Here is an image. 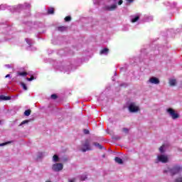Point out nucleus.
I'll use <instances>...</instances> for the list:
<instances>
[{
	"label": "nucleus",
	"instance_id": "1",
	"mask_svg": "<svg viewBox=\"0 0 182 182\" xmlns=\"http://www.w3.org/2000/svg\"><path fill=\"white\" fill-rule=\"evenodd\" d=\"M169 174L171 176H176V174H180L182 173V166L181 165H174L172 168L166 166L164 169V174Z\"/></svg>",
	"mask_w": 182,
	"mask_h": 182
},
{
	"label": "nucleus",
	"instance_id": "2",
	"mask_svg": "<svg viewBox=\"0 0 182 182\" xmlns=\"http://www.w3.org/2000/svg\"><path fill=\"white\" fill-rule=\"evenodd\" d=\"M128 109L130 113H138L140 112V107L136 102H129Z\"/></svg>",
	"mask_w": 182,
	"mask_h": 182
},
{
	"label": "nucleus",
	"instance_id": "3",
	"mask_svg": "<svg viewBox=\"0 0 182 182\" xmlns=\"http://www.w3.org/2000/svg\"><path fill=\"white\" fill-rule=\"evenodd\" d=\"M166 113L173 120H177V119L180 118V114L173 108H167Z\"/></svg>",
	"mask_w": 182,
	"mask_h": 182
},
{
	"label": "nucleus",
	"instance_id": "4",
	"mask_svg": "<svg viewBox=\"0 0 182 182\" xmlns=\"http://www.w3.org/2000/svg\"><path fill=\"white\" fill-rule=\"evenodd\" d=\"M81 151L83 153H86V151H90L92 150V146H90V141L89 139H86L81 146L80 148Z\"/></svg>",
	"mask_w": 182,
	"mask_h": 182
},
{
	"label": "nucleus",
	"instance_id": "5",
	"mask_svg": "<svg viewBox=\"0 0 182 182\" xmlns=\"http://www.w3.org/2000/svg\"><path fill=\"white\" fill-rule=\"evenodd\" d=\"M156 163H168V155L159 154L156 156Z\"/></svg>",
	"mask_w": 182,
	"mask_h": 182
},
{
	"label": "nucleus",
	"instance_id": "6",
	"mask_svg": "<svg viewBox=\"0 0 182 182\" xmlns=\"http://www.w3.org/2000/svg\"><path fill=\"white\" fill-rule=\"evenodd\" d=\"M146 83L147 85H160V80L157 77H151Z\"/></svg>",
	"mask_w": 182,
	"mask_h": 182
},
{
	"label": "nucleus",
	"instance_id": "7",
	"mask_svg": "<svg viewBox=\"0 0 182 182\" xmlns=\"http://www.w3.org/2000/svg\"><path fill=\"white\" fill-rule=\"evenodd\" d=\"M52 170L53 171H55V172L61 171V170H63V164L60 163L54 164L52 166Z\"/></svg>",
	"mask_w": 182,
	"mask_h": 182
},
{
	"label": "nucleus",
	"instance_id": "8",
	"mask_svg": "<svg viewBox=\"0 0 182 182\" xmlns=\"http://www.w3.org/2000/svg\"><path fill=\"white\" fill-rule=\"evenodd\" d=\"M30 7H31L30 4L25 3L24 6L22 4H18L17 6H13V9H14V11H21V9H23L24 8H30Z\"/></svg>",
	"mask_w": 182,
	"mask_h": 182
},
{
	"label": "nucleus",
	"instance_id": "9",
	"mask_svg": "<svg viewBox=\"0 0 182 182\" xmlns=\"http://www.w3.org/2000/svg\"><path fill=\"white\" fill-rule=\"evenodd\" d=\"M140 19V14H136L130 16L132 23H136Z\"/></svg>",
	"mask_w": 182,
	"mask_h": 182
},
{
	"label": "nucleus",
	"instance_id": "10",
	"mask_svg": "<svg viewBox=\"0 0 182 182\" xmlns=\"http://www.w3.org/2000/svg\"><path fill=\"white\" fill-rule=\"evenodd\" d=\"M105 11H116V9H117V6L114 4L110 5V6H106L105 7Z\"/></svg>",
	"mask_w": 182,
	"mask_h": 182
},
{
	"label": "nucleus",
	"instance_id": "11",
	"mask_svg": "<svg viewBox=\"0 0 182 182\" xmlns=\"http://www.w3.org/2000/svg\"><path fill=\"white\" fill-rule=\"evenodd\" d=\"M100 53V55H105V56L107 55L109 53V48H103Z\"/></svg>",
	"mask_w": 182,
	"mask_h": 182
},
{
	"label": "nucleus",
	"instance_id": "12",
	"mask_svg": "<svg viewBox=\"0 0 182 182\" xmlns=\"http://www.w3.org/2000/svg\"><path fill=\"white\" fill-rule=\"evenodd\" d=\"M169 85L170 86H176L177 85V80L176 79H170Z\"/></svg>",
	"mask_w": 182,
	"mask_h": 182
},
{
	"label": "nucleus",
	"instance_id": "13",
	"mask_svg": "<svg viewBox=\"0 0 182 182\" xmlns=\"http://www.w3.org/2000/svg\"><path fill=\"white\" fill-rule=\"evenodd\" d=\"M166 145H162L161 147H159V152L161 154H164V153H166Z\"/></svg>",
	"mask_w": 182,
	"mask_h": 182
},
{
	"label": "nucleus",
	"instance_id": "14",
	"mask_svg": "<svg viewBox=\"0 0 182 182\" xmlns=\"http://www.w3.org/2000/svg\"><path fill=\"white\" fill-rule=\"evenodd\" d=\"M26 42L30 47L32 46V45H33V40L31 38H26Z\"/></svg>",
	"mask_w": 182,
	"mask_h": 182
},
{
	"label": "nucleus",
	"instance_id": "15",
	"mask_svg": "<svg viewBox=\"0 0 182 182\" xmlns=\"http://www.w3.org/2000/svg\"><path fill=\"white\" fill-rule=\"evenodd\" d=\"M114 160H115L116 163H118V164H123V159H120V158L117 156V157H115Z\"/></svg>",
	"mask_w": 182,
	"mask_h": 182
},
{
	"label": "nucleus",
	"instance_id": "16",
	"mask_svg": "<svg viewBox=\"0 0 182 182\" xmlns=\"http://www.w3.org/2000/svg\"><path fill=\"white\" fill-rule=\"evenodd\" d=\"M66 29H68V27H65V26L58 27V31L59 32H65V31H66Z\"/></svg>",
	"mask_w": 182,
	"mask_h": 182
},
{
	"label": "nucleus",
	"instance_id": "17",
	"mask_svg": "<svg viewBox=\"0 0 182 182\" xmlns=\"http://www.w3.org/2000/svg\"><path fill=\"white\" fill-rule=\"evenodd\" d=\"M0 100H11V97H6L5 95H0Z\"/></svg>",
	"mask_w": 182,
	"mask_h": 182
},
{
	"label": "nucleus",
	"instance_id": "18",
	"mask_svg": "<svg viewBox=\"0 0 182 182\" xmlns=\"http://www.w3.org/2000/svg\"><path fill=\"white\" fill-rule=\"evenodd\" d=\"M114 2V4L117 5H122L123 4V0H112Z\"/></svg>",
	"mask_w": 182,
	"mask_h": 182
},
{
	"label": "nucleus",
	"instance_id": "19",
	"mask_svg": "<svg viewBox=\"0 0 182 182\" xmlns=\"http://www.w3.org/2000/svg\"><path fill=\"white\" fill-rule=\"evenodd\" d=\"M53 161H54V163H58V161H59V156L58 155H54L53 156Z\"/></svg>",
	"mask_w": 182,
	"mask_h": 182
},
{
	"label": "nucleus",
	"instance_id": "20",
	"mask_svg": "<svg viewBox=\"0 0 182 182\" xmlns=\"http://www.w3.org/2000/svg\"><path fill=\"white\" fill-rule=\"evenodd\" d=\"M48 14L49 15H53V14H55V9H53V8L48 9Z\"/></svg>",
	"mask_w": 182,
	"mask_h": 182
},
{
	"label": "nucleus",
	"instance_id": "21",
	"mask_svg": "<svg viewBox=\"0 0 182 182\" xmlns=\"http://www.w3.org/2000/svg\"><path fill=\"white\" fill-rule=\"evenodd\" d=\"M93 144L95 146V147H97L100 150H102V149H103V146L102 145H100V144H99L97 142H94Z\"/></svg>",
	"mask_w": 182,
	"mask_h": 182
},
{
	"label": "nucleus",
	"instance_id": "22",
	"mask_svg": "<svg viewBox=\"0 0 182 182\" xmlns=\"http://www.w3.org/2000/svg\"><path fill=\"white\" fill-rule=\"evenodd\" d=\"M27 75L26 72H18V76H27Z\"/></svg>",
	"mask_w": 182,
	"mask_h": 182
},
{
	"label": "nucleus",
	"instance_id": "23",
	"mask_svg": "<svg viewBox=\"0 0 182 182\" xmlns=\"http://www.w3.org/2000/svg\"><path fill=\"white\" fill-rule=\"evenodd\" d=\"M31 109H26L24 112V116H31Z\"/></svg>",
	"mask_w": 182,
	"mask_h": 182
},
{
	"label": "nucleus",
	"instance_id": "24",
	"mask_svg": "<svg viewBox=\"0 0 182 182\" xmlns=\"http://www.w3.org/2000/svg\"><path fill=\"white\" fill-rule=\"evenodd\" d=\"M174 182H182V174L174 180Z\"/></svg>",
	"mask_w": 182,
	"mask_h": 182
},
{
	"label": "nucleus",
	"instance_id": "25",
	"mask_svg": "<svg viewBox=\"0 0 182 182\" xmlns=\"http://www.w3.org/2000/svg\"><path fill=\"white\" fill-rule=\"evenodd\" d=\"M4 9H6V6L5 4L0 5V11H4Z\"/></svg>",
	"mask_w": 182,
	"mask_h": 182
},
{
	"label": "nucleus",
	"instance_id": "26",
	"mask_svg": "<svg viewBox=\"0 0 182 182\" xmlns=\"http://www.w3.org/2000/svg\"><path fill=\"white\" fill-rule=\"evenodd\" d=\"M21 85L24 90H28V87H26V85L23 82H21Z\"/></svg>",
	"mask_w": 182,
	"mask_h": 182
},
{
	"label": "nucleus",
	"instance_id": "27",
	"mask_svg": "<svg viewBox=\"0 0 182 182\" xmlns=\"http://www.w3.org/2000/svg\"><path fill=\"white\" fill-rule=\"evenodd\" d=\"M11 143H12V141H7L6 143L0 144V147H2V146H6V144H11Z\"/></svg>",
	"mask_w": 182,
	"mask_h": 182
},
{
	"label": "nucleus",
	"instance_id": "28",
	"mask_svg": "<svg viewBox=\"0 0 182 182\" xmlns=\"http://www.w3.org/2000/svg\"><path fill=\"white\" fill-rule=\"evenodd\" d=\"M28 122H29L28 119L24 120V121H23V122L19 124V126H23V124H28Z\"/></svg>",
	"mask_w": 182,
	"mask_h": 182
},
{
	"label": "nucleus",
	"instance_id": "29",
	"mask_svg": "<svg viewBox=\"0 0 182 182\" xmlns=\"http://www.w3.org/2000/svg\"><path fill=\"white\" fill-rule=\"evenodd\" d=\"M72 19V18L70 16H66L65 18V22H70V21Z\"/></svg>",
	"mask_w": 182,
	"mask_h": 182
},
{
	"label": "nucleus",
	"instance_id": "30",
	"mask_svg": "<svg viewBox=\"0 0 182 182\" xmlns=\"http://www.w3.org/2000/svg\"><path fill=\"white\" fill-rule=\"evenodd\" d=\"M27 79V80L28 81V82H32V80H35V77H33V76H32L31 77H27L26 78Z\"/></svg>",
	"mask_w": 182,
	"mask_h": 182
},
{
	"label": "nucleus",
	"instance_id": "31",
	"mask_svg": "<svg viewBox=\"0 0 182 182\" xmlns=\"http://www.w3.org/2000/svg\"><path fill=\"white\" fill-rule=\"evenodd\" d=\"M57 98H58V96H57L56 95L53 94V95H51V99L55 100V99H57Z\"/></svg>",
	"mask_w": 182,
	"mask_h": 182
},
{
	"label": "nucleus",
	"instance_id": "32",
	"mask_svg": "<svg viewBox=\"0 0 182 182\" xmlns=\"http://www.w3.org/2000/svg\"><path fill=\"white\" fill-rule=\"evenodd\" d=\"M123 132H124V133H129V129H127V128H124V129H123Z\"/></svg>",
	"mask_w": 182,
	"mask_h": 182
},
{
	"label": "nucleus",
	"instance_id": "33",
	"mask_svg": "<svg viewBox=\"0 0 182 182\" xmlns=\"http://www.w3.org/2000/svg\"><path fill=\"white\" fill-rule=\"evenodd\" d=\"M86 178H87V176H81V180H82V181H84L85 180H86Z\"/></svg>",
	"mask_w": 182,
	"mask_h": 182
},
{
	"label": "nucleus",
	"instance_id": "34",
	"mask_svg": "<svg viewBox=\"0 0 182 182\" xmlns=\"http://www.w3.org/2000/svg\"><path fill=\"white\" fill-rule=\"evenodd\" d=\"M127 2H128V4H132V2H134V0H127Z\"/></svg>",
	"mask_w": 182,
	"mask_h": 182
},
{
	"label": "nucleus",
	"instance_id": "35",
	"mask_svg": "<svg viewBox=\"0 0 182 182\" xmlns=\"http://www.w3.org/2000/svg\"><path fill=\"white\" fill-rule=\"evenodd\" d=\"M84 133H85V134H89V130L85 129Z\"/></svg>",
	"mask_w": 182,
	"mask_h": 182
},
{
	"label": "nucleus",
	"instance_id": "36",
	"mask_svg": "<svg viewBox=\"0 0 182 182\" xmlns=\"http://www.w3.org/2000/svg\"><path fill=\"white\" fill-rule=\"evenodd\" d=\"M5 66H6V68H8V69L11 68V65H6Z\"/></svg>",
	"mask_w": 182,
	"mask_h": 182
},
{
	"label": "nucleus",
	"instance_id": "37",
	"mask_svg": "<svg viewBox=\"0 0 182 182\" xmlns=\"http://www.w3.org/2000/svg\"><path fill=\"white\" fill-rule=\"evenodd\" d=\"M120 86L121 87H123V86L126 87V86H127V84H121Z\"/></svg>",
	"mask_w": 182,
	"mask_h": 182
},
{
	"label": "nucleus",
	"instance_id": "38",
	"mask_svg": "<svg viewBox=\"0 0 182 182\" xmlns=\"http://www.w3.org/2000/svg\"><path fill=\"white\" fill-rule=\"evenodd\" d=\"M102 159H105L106 158V154H104L102 156Z\"/></svg>",
	"mask_w": 182,
	"mask_h": 182
},
{
	"label": "nucleus",
	"instance_id": "39",
	"mask_svg": "<svg viewBox=\"0 0 182 182\" xmlns=\"http://www.w3.org/2000/svg\"><path fill=\"white\" fill-rule=\"evenodd\" d=\"M11 77V75H6L5 77Z\"/></svg>",
	"mask_w": 182,
	"mask_h": 182
},
{
	"label": "nucleus",
	"instance_id": "40",
	"mask_svg": "<svg viewBox=\"0 0 182 182\" xmlns=\"http://www.w3.org/2000/svg\"><path fill=\"white\" fill-rule=\"evenodd\" d=\"M176 5H177V3L174 2L173 3V6H176Z\"/></svg>",
	"mask_w": 182,
	"mask_h": 182
},
{
	"label": "nucleus",
	"instance_id": "41",
	"mask_svg": "<svg viewBox=\"0 0 182 182\" xmlns=\"http://www.w3.org/2000/svg\"><path fill=\"white\" fill-rule=\"evenodd\" d=\"M69 182H75V180H70Z\"/></svg>",
	"mask_w": 182,
	"mask_h": 182
},
{
	"label": "nucleus",
	"instance_id": "42",
	"mask_svg": "<svg viewBox=\"0 0 182 182\" xmlns=\"http://www.w3.org/2000/svg\"><path fill=\"white\" fill-rule=\"evenodd\" d=\"M2 122V121L1 120H0V124H1V123Z\"/></svg>",
	"mask_w": 182,
	"mask_h": 182
},
{
	"label": "nucleus",
	"instance_id": "43",
	"mask_svg": "<svg viewBox=\"0 0 182 182\" xmlns=\"http://www.w3.org/2000/svg\"><path fill=\"white\" fill-rule=\"evenodd\" d=\"M116 75H117V73H114V75L116 76Z\"/></svg>",
	"mask_w": 182,
	"mask_h": 182
}]
</instances>
